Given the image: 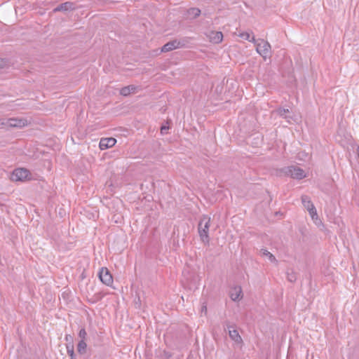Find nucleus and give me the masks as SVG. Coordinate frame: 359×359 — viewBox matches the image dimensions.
I'll list each match as a JSON object with an SVG mask.
<instances>
[{
    "instance_id": "1",
    "label": "nucleus",
    "mask_w": 359,
    "mask_h": 359,
    "mask_svg": "<svg viewBox=\"0 0 359 359\" xmlns=\"http://www.w3.org/2000/svg\"><path fill=\"white\" fill-rule=\"evenodd\" d=\"M210 224V217L206 215H203L198 224V231L201 240L205 245H208L210 242V237L208 235Z\"/></svg>"
},
{
    "instance_id": "2",
    "label": "nucleus",
    "mask_w": 359,
    "mask_h": 359,
    "mask_svg": "<svg viewBox=\"0 0 359 359\" xmlns=\"http://www.w3.org/2000/svg\"><path fill=\"white\" fill-rule=\"evenodd\" d=\"M281 172L286 176H290L294 179L302 180L306 177L305 172L303 169L297 166H287L280 170Z\"/></svg>"
},
{
    "instance_id": "3",
    "label": "nucleus",
    "mask_w": 359,
    "mask_h": 359,
    "mask_svg": "<svg viewBox=\"0 0 359 359\" xmlns=\"http://www.w3.org/2000/svg\"><path fill=\"white\" fill-rule=\"evenodd\" d=\"M31 172L26 168H16L15 169L11 176V180L14 182L29 180L32 179Z\"/></svg>"
},
{
    "instance_id": "4",
    "label": "nucleus",
    "mask_w": 359,
    "mask_h": 359,
    "mask_svg": "<svg viewBox=\"0 0 359 359\" xmlns=\"http://www.w3.org/2000/svg\"><path fill=\"white\" fill-rule=\"evenodd\" d=\"M271 45L269 42L261 39L260 42L256 45L257 52L263 57L264 60L269 56L270 53Z\"/></svg>"
},
{
    "instance_id": "5",
    "label": "nucleus",
    "mask_w": 359,
    "mask_h": 359,
    "mask_svg": "<svg viewBox=\"0 0 359 359\" xmlns=\"http://www.w3.org/2000/svg\"><path fill=\"white\" fill-rule=\"evenodd\" d=\"M99 278L104 284L111 285L113 283V278L107 268L102 267L99 272Z\"/></svg>"
},
{
    "instance_id": "6",
    "label": "nucleus",
    "mask_w": 359,
    "mask_h": 359,
    "mask_svg": "<svg viewBox=\"0 0 359 359\" xmlns=\"http://www.w3.org/2000/svg\"><path fill=\"white\" fill-rule=\"evenodd\" d=\"M76 9V4L72 1H66L65 3L60 4L57 7H55L53 10V13L57 12H67L70 11H74Z\"/></svg>"
},
{
    "instance_id": "7",
    "label": "nucleus",
    "mask_w": 359,
    "mask_h": 359,
    "mask_svg": "<svg viewBox=\"0 0 359 359\" xmlns=\"http://www.w3.org/2000/svg\"><path fill=\"white\" fill-rule=\"evenodd\" d=\"M116 143V140L114 137L102 138L100 141L99 147L101 150H104L112 147Z\"/></svg>"
},
{
    "instance_id": "8",
    "label": "nucleus",
    "mask_w": 359,
    "mask_h": 359,
    "mask_svg": "<svg viewBox=\"0 0 359 359\" xmlns=\"http://www.w3.org/2000/svg\"><path fill=\"white\" fill-rule=\"evenodd\" d=\"M226 328L229 332V335L233 341H234L236 343H242L243 342V339H242L241 337L240 336L237 330L234 329V327L230 325H227Z\"/></svg>"
},
{
    "instance_id": "9",
    "label": "nucleus",
    "mask_w": 359,
    "mask_h": 359,
    "mask_svg": "<svg viewBox=\"0 0 359 359\" xmlns=\"http://www.w3.org/2000/svg\"><path fill=\"white\" fill-rule=\"evenodd\" d=\"M7 124L12 128H22L27 125V120L17 118H9L7 121Z\"/></svg>"
},
{
    "instance_id": "10",
    "label": "nucleus",
    "mask_w": 359,
    "mask_h": 359,
    "mask_svg": "<svg viewBox=\"0 0 359 359\" xmlns=\"http://www.w3.org/2000/svg\"><path fill=\"white\" fill-rule=\"evenodd\" d=\"M230 297L234 301H238L243 297L242 288L241 286H236L230 291Z\"/></svg>"
},
{
    "instance_id": "11",
    "label": "nucleus",
    "mask_w": 359,
    "mask_h": 359,
    "mask_svg": "<svg viewBox=\"0 0 359 359\" xmlns=\"http://www.w3.org/2000/svg\"><path fill=\"white\" fill-rule=\"evenodd\" d=\"M179 43H177V39L168 41L161 48V52L166 53L177 48Z\"/></svg>"
},
{
    "instance_id": "12",
    "label": "nucleus",
    "mask_w": 359,
    "mask_h": 359,
    "mask_svg": "<svg viewBox=\"0 0 359 359\" xmlns=\"http://www.w3.org/2000/svg\"><path fill=\"white\" fill-rule=\"evenodd\" d=\"M210 41L214 43H219L223 39V34L222 32H211L209 34Z\"/></svg>"
},
{
    "instance_id": "13",
    "label": "nucleus",
    "mask_w": 359,
    "mask_h": 359,
    "mask_svg": "<svg viewBox=\"0 0 359 359\" xmlns=\"http://www.w3.org/2000/svg\"><path fill=\"white\" fill-rule=\"evenodd\" d=\"M137 89V86L135 85H129L128 86L123 87L120 90V94L123 96H128L131 93H136Z\"/></svg>"
},
{
    "instance_id": "14",
    "label": "nucleus",
    "mask_w": 359,
    "mask_h": 359,
    "mask_svg": "<svg viewBox=\"0 0 359 359\" xmlns=\"http://www.w3.org/2000/svg\"><path fill=\"white\" fill-rule=\"evenodd\" d=\"M301 199H302V203L303 205L304 206L305 208L307 209V210L309 209H310L311 208H313L314 205L311 202L309 196H308L306 195H303V196H302Z\"/></svg>"
},
{
    "instance_id": "15",
    "label": "nucleus",
    "mask_w": 359,
    "mask_h": 359,
    "mask_svg": "<svg viewBox=\"0 0 359 359\" xmlns=\"http://www.w3.org/2000/svg\"><path fill=\"white\" fill-rule=\"evenodd\" d=\"M187 14L189 16H191L192 19H195L201 15V10L198 8H190L187 10Z\"/></svg>"
},
{
    "instance_id": "16",
    "label": "nucleus",
    "mask_w": 359,
    "mask_h": 359,
    "mask_svg": "<svg viewBox=\"0 0 359 359\" xmlns=\"http://www.w3.org/2000/svg\"><path fill=\"white\" fill-rule=\"evenodd\" d=\"M260 253L263 256L268 257V258L270 260V262H276V263L278 262L276 257L273 254H271L270 252H269L266 249H261Z\"/></svg>"
},
{
    "instance_id": "17",
    "label": "nucleus",
    "mask_w": 359,
    "mask_h": 359,
    "mask_svg": "<svg viewBox=\"0 0 359 359\" xmlns=\"http://www.w3.org/2000/svg\"><path fill=\"white\" fill-rule=\"evenodd\" d=\"M287 279L288 281L291 283H294L297 280V273L292 269H287Z\"/></svg>"
},
{
    "instance_id": "18",
    "label": "nucleus",
    "mask_w": 359,
    "mask_h": 359,
    "mask_svg": "<svg viewBox=\"0 0 359 359\" xmlns=\"http://www.w3.org/2000/svg\"><path fill=\"white\" fill-rule=\"evenodd\" d=\"M87 344L84 340H81L77 345V351L79 353L83 354L86 351Z\"/></svg>"
},
{
    "instance_id": "19",
    "label": "nucleus",
    "mask_w": 359,
    "mask_h": 359,
    "mask_svg": "<svg viewBox=\"0 0 359 359\" xmlns=\"http://www.w3.org/2000/svg\"><path fill=\"white\" fill-rule=\"evenodd\" d=\"M276 112L277 113V114H278L280 116L284 118H287V116L286 115L287 113H290V111L288 109H284V108H282V107H279L278 109H276Z\"/></svg>"
},
{
    "instance_id": "20",
    "label": "nucleus",
    "mask_w": 359,
    "mask_h": 359,
    "mask_svg": "<svg viewBox=\"0 0 359 359\" xmlns=\"http://www.w3.org/2000/svg\"><path fill=\"white\" fill-rule=\"evenodd\" d=\"M308 211L312 219L314 220L315 222L317 224L316 220H318L319 219L315 206H313V208H311L310 209H309Z\"/></svg>"
},
{
    "instance_id": "21",
    "label": "nucleus",
    "mask_w": 359,
    "mask_h": 359,
    "mask_svg": "<svg viewBox=\"0 0 359 359\" xmlns=\"http://www.w3.org/2000/svg\"><path fill=\"white\" fill-rule=\"evenodd\" d=\"M189 41V38H187V37L183 38L180 40H177V43H179L178 46H177V48L186 47L187 45L188 44Z\"/></svg>"
},
{
    "instance_id": "22",
    "label": "nucleus",
    "mask_w": 359,
    "mask_h": 359,
    "mask_svg": "<svg viewBox=\"0 0 359 359\" xmlns=\"http://www.w3.org/2000/svg\"><path fill=\"white\" fill-rule=\"evenodd\" d=\"M134 304L136 309H140L142 306L141 297L139 293L136 292V295L134 299Z\"/></svg>"
},
{
    "instance_id": "23",
    "label": "nucleus",
    "mask_w": 359,
    "mask_h": 359,
    "mask_svg": "<svg viewBox=\"0 0 359 359\" xmlns=\"http://www.w3.org/2000/svg\"><path fill=\"white\" fill-rule=\"evenodd\" d=\"M67 353L70 356V359L75 358L74 351V346L73 344H70L67 345Z\"/></svg>"
},
{
    "instance_id": "24",
    "label": "nucleus",
    "mask_w": 359,
    "mask_h": 359,
    "mask_svg": "<svg viewBox=\"0 0 359 359\" xmlns=\"http://www.w3.org/2000/svg\"><path fill=\"white\" fill-rule=\"evenodd\" d=\"M241 38L245 39V40H248L249 41H255V38L254 36L251 39L250 38V34L248 32H243V33H241L240 35H239Z\"/></svg>"
},
{
    "instance_id": "25",
    "label": "nucleus",
    "mask_w": 359,
    "mask_h": 359,
    "mask_svg": "<svg viewBox=\"0 0 359 359\" xmlns=\"http://www.w3.org/2000/svg\"><path fill=\"white\" fill-rule=\"evenodd\" d=\"M102 295L100 293H97L92 297L91 302L95 303L100 301L102 298Z\"/></svg>"
},
{
    "instance_id": "26",
    "label": "nucleus",
    "mask_w": 359,
    "mask_h": 359,
    "mask_svg": "<svg viewBox=\"0 0 359 359\" xmlns=\"http://www.w3.org/2000/svg\"><path fill=\"white\" fill-rule=\"evenodd\" d=\"M86 336H87V332H86L85 328L81 329L79 332V337L81 339V340L85 341Z\"/></svg>"
},
{
    "instance_id": "27",
    "label": "nucleus",
    "mask_w": 359,
    "mask_h": 359,
    "mask_svg": "<svg viewBox=\"0 0 359 359\" xmlns=\"http://www.w3.org/2000/svg\"><path fill=\"white\" fill-rule=\"evenodd\" d=\"M298 156L299 158H309V154L306 153L305 151L299 152Z\"/></svg>"
},
{
    "instance_id": "28",
    "label": "nucleus",
    "mask_w": 359,
    "mask_h": 359,
    "mask_svg": "<svg viewBox=\"0 0 359 359\" xmlns=\"http://www.w3.org/2000/svg\"><path fill=\"white\" fill-rule=\"evenodd\" d=\"M168 129H169L168 126L163 125L161 127V133L162 134H166L168 133L167 131Z\"/></svg>"
},
{
    "instance_id": "29",
    "label": "nucleus",
    "mask_w": 359,
    "mask_h": 359,
    "mask_svg": "<svg viewBox=\"0 0 359 359\" xmlns=\"http://www.w3.org/2000/svg\"><path fill=\"white\" fill-rule=\"evenodd\" d=\"M5 66V61L0 58V68H3Z\"/></svg>"
},
{
    "instance_id": "30",
    "label": "nucleus",
    "mask_w": 359,
    "mask_h": 359,
    "mask_svg": "<svg viewBox=\"0 0 359 359\" xmlns=\"http://www.w3.org/2000/svg\"><path fill=\"white\" fill-rule=\"evenodd\" d=\"M65 339L67 341H72V337L71 335H66Z\"/></svg>"
},
{
    "instance_id": "31",
    "label": "nucleus",
    "mask_w": 359,
    "mask_h": 359,
    "mask_svg": "<svg viewBox=\"0 0 359 359\" xmlns=\"http://www.w3.org/2000/svg\"><path fill=\"white\" fill-rule=\"evenodd\" d=\"M81 279H84L86 278L85 271H83L81 274Z\"/></svg>"
},
{
    "instance_id": "32",
    "label": "nucleus",
    "mask_w": 359,
    "mask_h": 359,
    "mask_svg": "<svg viewBox=\"0 0 359 359\" xmlns=\"http://www.w3.org/2000/svg\"><path fill=\"white\" fill-rule=\"evenodd\" d=\"M207 311V308L205 306L202 307V311Z\"/></svg>"
}]
</instances>
